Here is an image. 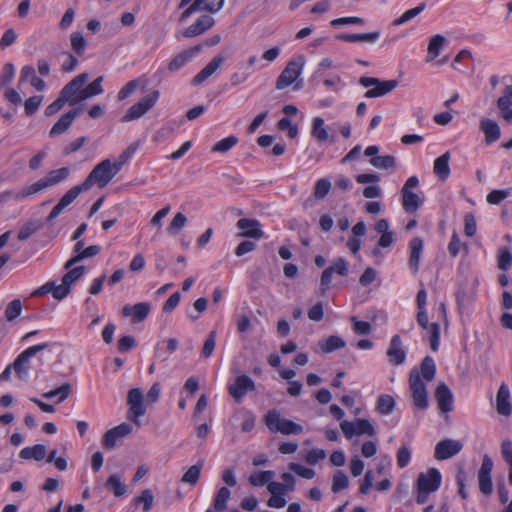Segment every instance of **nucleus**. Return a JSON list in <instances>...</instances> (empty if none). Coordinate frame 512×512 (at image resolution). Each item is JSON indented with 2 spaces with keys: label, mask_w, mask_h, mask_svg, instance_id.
<instances>
[{
  "label": "nucleus",
  "mask_w": 512,
  "mask_h": 512,
  "mask_svg": "<svg viewBox=\"0 0 512 512\" xmlns=\"http://www.w3.org/2000/svg\"><path fill=\"white\" fill-rule=\"evenodd\" d=\"M264 424L272 433L283 435H298L303 432V427L289 419L282 418L277 409L269 410L263 417Z\"/></svg>",
  "instance_id": "1"
},
{
  "label": "nucleus",
  "mask_w": 512,
  "mask_h": 512,
  "mask_svg": "<svg viewBox=\"0 0 512 512\" xmlns=\"http://www.w3.org/2000/svg\"><path fill=\"white\" fill-rule=\"evenodd\" d=\"M117 168L118 167H116L115 164L109 159L101 161L93 168V170L83 181L84 186H86L88 190L95 184L99 188L106 187L119 172Z\"/></svg>",
  "instance_id": "2"
},
{
  "label": "nucleus",
  "mask_w": 512,
  "mask_h": 512,
  "mask_svg": "<svg viewBox=\"0 0 512 512\" xmlns=\"http://www.w3.org/2000/svg\"><path fill=\"white\" fill-rule=\"evenodd\" d=\"M359 84L363 87H372L364 94L365 98L381 97L393 91L397 85V80H380L375 77L363 76L359 79Z\"/></svg>",
  "instance_id": "3"
},
{
  "label": "nucleus",
  "mask_w": 512,
  "mask_h": 512,
  "mask_svg": "<svg viewBox=\"0 0 512 512\" xmlns=\"http://www.w3.org/2000/svg\"><path fill=\"white\" fill-rule=\"evenodd\" d=\"M304 64L303 56L290 60L276 80V89L282 90L293 84L301 75Z\"/></svg>",
  "instance_id": "4"
},
{
  "label": "nucleus",
  "mask_w": 512,
  "mask_h": 512,
  "mask_svg": "<svg viewBox=\"0 0 512 512\" xmlns=\"http://www.w3.org/2000/svg\"><path fill=\"white\" fill-rule=\"evenodd\" d=\"M409 389L411 391L414 406L420 410H426L428 407L427 390L421 379L420 372L416 369H412L410 371Z\"/></svg>",
  "instance_id": "5"
},
{
  "label": "nucleus",
  "mask_w": 512,
  "mask_h": 512,
  "mask_svg": "<svg viewBox=\"0 0 512 512\" xmlns=\"http://www.w3.org/2000/svg\"><path fill=\"white\" fill-rule=\"evenodd\" d=\"M160 93L158 90H154L148 95L144 96L137 103L133 104L123 115L122 122H130L139 119L152 109L159 99Z\"/></svg>",
  "instance_id": "6"
},
{
  "label": "nucleus",
  "mask_w": 512,
  "mask_h": 512,
  "mask_svg": "<svg viewBox=\"0 0 512 512\" xmlns=\"http://www.w3.org/2000/svg\"><path fill=\"white\" fill-rule=\"evenodd\" d=\"M88 79V73L77 75L62 88L59 95L69 105H76L77 103L82 102L83 99H80V97L82 95L84 84L88 81Z\"/></svg>",
  "instance_id": "7"
},
{
  "label": "nucleus",
  "mask_w": 512,
  "mask_h": 512,
  "mask_svg": "<svg viewBox=\"0 0 512 512\" xmlns=\"http://www.w3.org/2000/svg\"><path fill=\"white\" fill-rule=\"evenodd\" d=\"M49 346L48 343H41L31 346L21 352L14 360L12 368L14 369L17 377L21 380H26L29 372V360L38 352L45 350Z\"/></svg>",
  "instance_id": "8"
},
{
  "label": "nucleus",
  "mask_w": 512,
  "mask_h": 512,
  "mask_svg": "<svg viewBox=\"0 0 512 512\" xmlns=\"http://www.w3.org/2000/svg\"><path fill=\"white\" fill-rule=\"evenodd\" d=\"M88 191L87 187L82 182L79 185L71 187L59 200V202L53 207L49 215L47 216V222L52 223L62 212L68 207L82 192Z\"/></svg>",
  "instance_id": "9"
},
{
  "label": "nucleus",
  "mask_w": 512,
  "mask_h": 512,
  "mask_svg": "<svg viewBox=\"0 0 512 512\" xmlns=\"http://www.w3.org/2000/svg\"><path fill=\"white\" fill-rule=\"evenodd\" d=\"M128 419L139 425L138 418L146 413L144 396L140 388H132L127 395Z\"/></svg>",
  "instance_id": "10"
},
{
  "label": "nucleus",
  "mask_w": 512,
  "mask_h": 512,
  "mask_svg": "<svg viewBox=\"0 0 512 512\" xmlns=\"http://www.w3.org/2000/svg\"><path fill=\"white\" fill-rule=\"evenodd\" d=\"M493 469V461L489 455L485 454L482 459L480 469L478 471V486L480 492L485 496H490L493 491L491 473Z\"/></svg>",
  "instance_id": "11"
},
{
  "label": "nucleus",
  "mask_w": 512,
  "mask_h": 512,
  "mask_svg": "<svg viewBox=\"0 0 512 512\" xmlns=\"http://www.w3.org/2000/svg\"><path fill=\"white\" fill-rule=\"evenodd\" d=\"M133 427L130 423L123 422L118 426L105 432L102 438V445L105 449L111 450L116 446L117 440L131 434Z\"/></svg>",
  "instance_id": "12"
},
{
  "label": "nucleus",
  "mask_w": 512,
  "mask_h": 512,
  "mask_svg": "<svg viewBox=\"0 0 512 512\" xmlns=\"http://www.w3.org/2000/svg\"><path fill=\"white\" fill-rule=\"evenodd\" d=\"M255 390L254 381L247 375L238 376L235 382L228 387L230 396L237 402L241 403L247 392Z\"/></svg>",
  "instance_id": "13"
},
{
  "label": "nucleus",
  "mask_w": 512,
  "mask_h": 512,
  "mask_svg": "<svg viewBox=\"0 0 512 512\" xmlns=\"http://www.w3.org/2000/svg\"><path fill=\"white\" fill-rule=\"evenodd\" d=\"M462 443L454 439H443L435 446L434 457L437 460L452 458L462 450Z\"/></svg>",
  "instance_id": "14"
},
{
  "label": "nucleus",
  "mask_w": 512,
  "mask_h": 512,
  "mask_svg": "<svg viewBox=\"0 0 512 512\" xmlns=\"http://www.w3.org/2000/svg\"><path fill=\"white\" fill-rule=\"evenodd\" d=\"M236 226L241 230V232L237 234V237H247L259 240L264 236L261 224L257 219L241 218L237 221Z\"/></svg>",
  "instance_id": "15"
},
{
  "label": "nucleus",
  "mask_w": 512,
  "mask_h": 512,
  "mask_svg": "<svg viewBox=\"0 0 512 512\" xmlns=\"http://www.w3.org/2000/svg\"><path fill=\"white\" fill-rule=\"evenodd\" d=\"M441 484V474L436 468H430L427 473H420L417 479L418 490L434 492Z\"/></svg>",
  "instance_id": "16"
},
{
  "label": "nucleus",
  "mask_w": 512,
  "mask_h": 512,
  "mask_svg": "<svg viewBox=\"0 0 512 512\" xmlns=\"http://www.w3.org/2000/svg\"><path fill=\"white\" fill-rule=\"evenodd\" d=\"M81 113L82 108L77 107L63 114L49 131V136L54 138L66 132Z\"/></svg>",
  "instance_id": "17"
},
{
  "label": "nucleus",
  "mask_w": 512,
  "mask_h": 512,
  "mask_svg": "<svg viewBox=\"0 0 512 512\" xmlns=\"http://www.w3.org/2000/svg\"><path fill=\"white\" fill-rule=\"evenodd\" d=\"M150 310L151 305L148 302H139L135 305H124L121 314L123 317H131L133 323H140L147 318Z\"/></svg>",
  "instance_id": "18"
},
{
  "label": "nucleus",
  "mask_w": 512,
  "mask_h": 512,
  "mask_svg": "<svg viewBox=\"0 0 512 512\" xmlns=\"http://www.w3.org/2000/svg\"><path fill=\"white\" fill-rule=\"evenodd\" d=\"M202 50V45L198 44L194 47L178 53L169 63L167 69L169 72H176L183 68L189 61H191Z\"/></svg>",
  "instance_id": "19"
},
{
  "label": "nucleus",
  "mask_w": 512,
  "mask_h": 512,
  "mask_svg": "<svg viewBox=\"0 0 512 512\" xmlns=\"http://www.w3.org/2000/svg\"><path fill=\"white\" fill-rule=\"evenodd\" d=\"M386 355L392 365L398 366L405 362L406 352L403 348L402 340L399 335H394L391 338Z\"/></svg>",
  "instance_id": "20"
},
{
  "label": "nucleus",
  "mask_w": 512,
  "mask_h": 512,
  "mask_svg": "<svg viewBox=\"0 0 512 512\" xmlns=\"http://www.w3.org/2000/svg\"><path fill=\"white\" fill-rule=\"evenodd\" d=\"M225 57L222 54H217L212 60L191 80V84L194 86L202 84L210 76H212L223 64Z\"/></svg>",
  "instance_id": "21"
},
{
  "label": "nucleus",
  "mask_w": 512,
  "mask_h": 512,
  "mask_svg": "<svg viewBox=\"0 0 512 512\" xmlns=\"http://www.w3.org/2000/svg\"><path fill=\"white\" fill-rule=\"evenodd\" d=\"M311 136L318 143H325L327 141L334 143L336 140V136L334 133L329 134L328 127L326 126L325 121L322 117L313 118L311 125Z\"/></svg>",
  "instance_id": "22"
},
{
  "label": "nucleus",
  "mask_w": 512,
  "mask_h": 512,
  "mask_svg": "<svg viewBox=\"0 0 512 512\" xmlns=\"http://www.w3.org/2000/svg\"><path fill=\"white\" fill-rule=\"evenodd\" d=\"M214 19L209 15L199 17L192 25L188 26L182 36L185 38H193L203 34L214 25Z\"/></svg>",
  "instance_id": "23"
},
{
  "label": "nucleus",
  "mask_w": 512,
  "mask_h": 512,
  "mask_svg": "<svg viewBox=\"0 0 512 512\" xmlns=\"http://www.w3.org/2000/svg\"><path fill=\"white\" fill-rule=\"evenodd\" d=\"M435 398L441 412L447 413L453 409V394L449 387L441 382L435 390Z\"/></svg>",
  "instance_id": "24"
},
{
  "label": "nucleus",
  "mask_w": 512,
  "mask_h": 512,
  "mask_svg": "<svg viewBox=\"0 0 512 512\" xmlns=\"http://www.w3.org/2000/svg\"><path fill=\"white\" fill-rule=\"evenodd\" d=\"M496 409L500 415L509 416L512 412L510 403V392L508 387L503 383L500 385L496 396Z\"/></svg>",
  "instance_id": "25"
},
{
  "label": "nucleus",
  "mask_w": 512,
  "mask_h": 512,
  "mask_svg": "<svg viewBox=\"0 0 512 512\" xmlns=\"http://www.w3.org/2000/svg\"><path fill=\"white\" fill-rule=\"evenodd\" d=\"M380 37L379 31H373L369 33H355V34H348L343 33L336 36L338 40L349 42V43H356V42H363V43H374L376 42Z\"/></svg>",
  "instance_id": "26"
},
{
  "label": "nucleus",
  "mask_w": 512,
  "mask_h": 512,
  "mask_svg": "<svg viewBox=\"0 0 512 512\" xmlns=\"http://www.w3.org/2000/svg\"><path fill=\"white\" fill-rule=\"evenodd\" d=\"M409 266L414 273H417L420 265V257L423 250V241L419 237H414L410 243Z\"/></svg>",
  "instance_id": "27"
},
{
  "label": "nucleus",
  "mask_w": 512,
  "mask_h": 512,
  "mask_svg": "<svg viewBox=\"0 0 512 512\" xmlns=\"http://www.w3.org/2000/svg\"><path fill=\"white\" fill-rule=\"evenodd\" d=\"M480 129L485 134L487 143L496 142L500 138V128L495 120L484 118L480 121Z\"/></svg>",
  "instance_id": "28"
},
{
  "label": "nucleus",
  "mask_w": 512,
  "mask_h": 512,
  "mask_svg": "<svg viewBox=\"0 0 512 512\" xmlns=\"http://www.w3.org/2000/svg\"><path fill=\"white\" fill-rule=\"evenodd\" d=\"M449 160L450 153L445 152L434 161V174L442 181L446 180L450 175Z\"/></svg>",
  "instance_id": "29"
},
{
  "label": "nucleus",
  "mask_w": 512,
  "mask_h": 512,
  "mask_svg": "<svg viewBox=\"0 0 512 512\" xmlns=\"http://www.w3.org/2000/svg\"><path fill=\"white\" fill-rule=\"evenodd\" d=\"M47 450L45 445L36 444L31 447H25L20 451V458L29 460L34 459L36 461H41L46 457Z\"/></svg>",
  "instance_id": "30"
},
{
  "label": "nucleus",
  "mask_w": 512,
  "mask_h": 512,
  "mask_svg": "<svg viewBox=\"0 0 512 512\" xmlns=\"http://www.w3.org/2000/svg\"><path fill=\"white\" fill-rule=\"evenodd\" d=\"M101 251V248L99 245H90L84 250H82L80 253L76 254L75 256L71 257L64 265L65 269H70L73 265L76 263L86 259L91 258L96 255H98Z\"/></svg>",
  "instance_id": "31"
},
{
  "label": "nucleus",
  "mask_w": 512,
  "mask_h": 512,
  "mask_svg": "<svg viewBox=\"0 0 512 512\" xmlns=\"http://www.w3.org/2000/svg\"><path fill=\"white\" fill-rule=\"evenodd\" d=\"M402 193V205L406 212L414 213L421 206L422 200L420 197L412 191H401Z\"/></svg>",
  "instance_id": "32"
},
{
  "label": "nucleus",
  "mask_w": 512,
  "mask_h": 512,
  "mask_svg": "<svg viewBox=\"0 0 512 512\" xmlns=\"http://www.w3.org/2000/svg\"><path fill=\"white\" fill-rule=\"evenodd\" d=\"M275 477V472L271 470L255 471L250 474L248 481L254 487H262L268 485L269 481Z\"/></svg>",
  "instance_id": "33"
},
{
  "label": "nucleus",
  "mask_w": 512,
  "mask_h": 512,
  "mask_svg": "<svg viewBox=\"0 0 512 512\" xmlns=\"http://www.w3.org/2000/svg\"><path fill=\"white\" fill-rule=\"evenodd\" d=\"M447 42L446 38L440 34H436L430 38L429 44H428V58L427 61H431L435 59L442 49V47Z\"/></svg>",
  "instance_id": "34"
},
{
  "label": "nucleus",
  "mask_w": 512,
  "mask_h": 512,
  "mask_svg": "<svg viewBox=\"0 0 512 512\" xmlns=\"http://www.w3.org/2000/svg\"><path fill=\"white\" fill-rule=\"evenodd\" d=\"M70 174V170L67 167H62L56 170L50 171L46 177L43 178L44 182L47 184V188L50 186H54L65 179L68 178Z\"/></svg>",
  "instance_id": "35"
},
{
  "label": "nucleus",
  "mask_w": 512,
  "mask_h": 512,
  "mask_svg": "<svg viewBox=\"0 0 512 512\" xmlns=\"http://www.w3.org/2000/svg\"><path fill=\"white\" fill-rule=\"evenodd\" d=\"M106 487L113 492L114 496L121 497L127 492V486L122 483L118 474H112L106 481Z\"/></svg>",
  "instance_id": "36"
},
{
  "label": "nucleus",
  "mask_w": 512,
  "mask_h": 512,
  "mask_svg": "<svg viewBox=\"0 0 512 512\" xmlns=\"http://www.w3.org/2000/svg\"><path fill=\"white\" fill-rule=\"evenodd\" d=\"M395 407V400L391 395L382 394L378 397L376 403V410L381 415H389L393 412Z\"/></svg>",
  "instance_id": "37"
},
{
  "label": "nucleus",
  "mask_w": 512,
  "mask_h": 512,
  "mask_svg": "<svg viewBox=\"0 0 512 512\" xmlns=\"http://www.w3.org/2000/svg\"><path fill=\"white\" fill-rule=\"evenodd\" d=\"M102 82H103V76L97 77L95 80H93L90 84H88L86 87H83L82 95L80 99L86 100L91 97H94L96 95H100L103 93L102 88Z\"/></svg>",
  "instance_id": "38"
},
{
  "label": "nucleus",
  "mask_w": 512,
  "mask_h": 512,
  "mask_svg": "<svg viewBox=\"0 0 512 512\" xmlns=\"http://www.w3.org/2000/svg\"><path fill=\"white\" fill-rule=\"evenodd\" d=\"M46 188L47 184L44 182L43 178H41L37 182L24 187L20 192L16 193L14 199L21 200L25 197L38 193L39 191L44 190Z\"/></svg>",
  "instance_id": "39"
},
{
  "label": "nucleus",
  "mask_w": 512,
  "mask_h": 512,
  "mask_svg": "<svg viewBox=\"0 0 512 512\" xmlns=\"http://www.w3.org/2000/svg\"><path fill=\"white\" fill-rule=\"evenodd\" d=\"M231 496V491L227 487H221L215 496L213 507L216 511L222 512L227 508V502Z\"/></svg>",
  "instance_id": "40"
},
{
  "label": "nucleus",
  "mask_w": 512,
  "mask_h": 512,
  "mask_svg": "<svg viewBox=\"0 0 512 512\" xmlns=\"http://www.w3.org/2000/svg\"><path fill=\"white\" fill-rule=\"evenodd\" d=\"M369 162L378 169H394L396 167V158L392 155L372 157Z\"/></svg>",
  "instance_id": "41"
},
{
  "label": "nucleus",
  "mask_w": 512,
  "mask_h": 512,
  "mask_svg": "<svg viewBox=\"0 0 512 512\" xmlns=\"http://www.w3.org/2000/svg\"><path fill=\"white\" fill-rule=\"evenodd\" d=\"M203 467V463L199 462L195 465H192L182 476L181 482L190 484L194 486L200 477V473Z\"/></svg>",
  "instance_id": "42"
},
{
  "label": "nucleus",
  "mask_w": 512,
  "mask_h": 512,
  "mask_svg": "<svg viewBox=\"0 0 512 512\" xmlns=\"http://www.w3.org/2000/svg\"><path fill=\"white\" fill-rule=\"evenodd\" d=\"M71 384L68 382L63 383L60 387L48 391L43 394V397L46 399H51L56 396H59L58 403L63 402L67 399L71 393Z\"/></svg>",
  "instance_id": "43"
},
{
  "label": "nucleus",
  "mask_w": 512,
  "mask_h": 512,
  "mask_svg": "<svg viewBox=\"0 0 512 512\" xmlns=\"http://www.w3.org/2000/svg\"><path fill=\"white\" fill-rule=\"evenodd\" d=\"M420 370L426 381H432L436 374V366L433 358L426 356L421 362Z\"/></svg>",
  "instance_id": "44"
},
{
  "label": "nucleus",
  "mask_w": 512,
  "mask_h": 512,
  "mask_svg": "<svg viewBox=\"0 0 512 512\" xmlns=\"http://www.w3.org/2000/svg\"><path fill=\"white\" fill-rule=\"evenodd\" d=\"M349 486V479L346 473L342 470H337L332 479L331 490L333 493H338Z\"/></svg>",
  "instance_id": "45"
},
{
  "label": "nucleus",
  "mask_w": 512,
  "mask_h": 512,
  "mask_svg": "<svg viewBox=\"0 0 512 512\" xmlns=\"http://www.w3.org/2000/svg\"><path fill=\"white\" fill-rule=\"evenodd\" d=\"M320 347L323 353H331L345 347V341L339 336L332 335L324 343L320 344Z\"/></svg>",
  "instance_id": "46"
},
{
  "label": "nucleus",
  "mask_w": 512,
  "mask_h": 512,
  "mask_svg": "<svg viewBox=\"0 0 512 512\" xmlns=\"http://www.w3.org/2000/svg\"><path fill=\"white\" fill-rule=\"evenodd\" d=\"M154 502V495L150 489H145L142 491V493L135 497L132 501L133 505L138 506L140 504H143V511L148 512Z\"/></svg>",
  "instance_id": "47"
},
{
  "label": "nucleus",
  "mask_w": 512,
  "mask_h": 512,
  "mask_svg": "<svg viewBox=\"0 0 512 512\" xmlns=\"http://www.w3.org/2000/svg\"><path fill=\"white\" fill-rule=\"evenodd\" d=\"M22 312V303L20 299H14L9 302L5 308V318L7 321L12 322L20 316Z\"/></svg>",
  "instance_id": "48"
},
{
  "label": "nucleus",
  "mask_w": 512,
  "mask_h": 512,
  "mask_svg": "<svg viewBox=\"0 0 512 512\" xmlns=\"http://www.w3.org/2000/svg\"><path fill=\"white\" fill-rule=\"evenodd\" d=\"M42 227V224L37 220H32L23 225L18 232V239L24 241L28 239L32 234L38 231Z\"/></svg>",
  "instance_id": "49"
},
{
  "label": "nucleus",
  "mask_w": 512,
  "mask_h": 512,
  "mask_svg": "<svg viewBox=\"0 0 512 512\" xmlns=\"http://www.w3.org/2000/svg\"><path fill=\"white\" fill-rule=\"evenodd\" d=\"M425 7H426L425 3H420L415 8L405 11L399 18L394 20L393 24L395 26H399V25H402V24L410 21L411 19L418 16L425 9Z\"/></svg>",
  "instance_id": "50"
},
{
  "label": "nucleus",
  "mask_w": 512,
  "mask_h": 512,
  "mask_svg": "<svg viewBox=\"0 0 512 512\" xmlns=\"http://www.w3.org/2000/svg\"><path fill=\"white\" fill-rule=\"evenodd\" d=\"M238 143V138L236 136H228L214 144L212 147L213 152L225 153L233 148Z\"/></svg>",
  "instance_id": "51"
},
{
  "label": "nucleus",
  "mask_w": 512,
  "mask_h": 512,
  "mask_svg": "<svg viewBox=\"0 0 512 512\" xmlns=\"http://www.w3.org/2000/svg\"><path fill=\"white\" fill-rule=\"evenodd\" d=\"M187 222V217L181 213L178 212L170 222L167 232L171 235H176L180 232V230L185 226Z\"/></svg>",
  "instance_id": "52"
},
{
  "label": "nucleus",
  "mask_w": 512,
  "mask_h": 512,
  "mask_svg": "<svg viewBox=\"0 0 512 512\" xmlns=\"http://www.w3.org/2000/svg\"><path fill=\"white\" fill-rule=\"evenodd\" d=\"M140 84H141L140 78L133 79V80L129 81L119 90V92L117 94V99L119 101H122V100L128 98L131 94H133L135 92V90L140 86Z\"/></svg>",
  "instance_id": "53"
},
{
  "label": "nucleus",
  "mask_w": 512,
  "mask_h": 512,
  "mask_svg": "<svg viewBox=\"0 0 512 512\" xmlns=\"http://www.w3.org/2000/svg\"><path fill=\"white\" fill-rule=\"evenodd\" d=\"M85 266H77L73 269H70L63 277L62 281L65 285H68L71 288V285L80 279L85 273Z\"/></svg>",
  "instance_id": "54"
},
{
  "label": "nucleus",
  "mask_w": 512,
  "mask_h": 512,
  "mask_svg": "<svg viewBox=\"0 0 512 512\" xmlns=\"http://www.w3.org/2000/svg\"><path fill=\"white\" fill-rule=\"evenodd\" d=\"M138 148L137 143L130 144L118 157L117 161L113 162L117 169L120 171L126 162L133 156Z\"/></svg>",
  "instance_id": "55"
},
{
  "label": "nucleus",
  "mask_w": 512,
  "mask_h": 512,
  "mask_svg": "<svg viewBox=\"0 0 512 512\" xmlns=\"http://www.w3.org/2000/svg\"><path fill=\"white\" fill-rule=\"evenodd\" d=\"M215 346H216V331L212 330L209 332L207 338L204 341V344H203V347L201 350L202 357L209 358L212 355V353L215 349Z\"/></svg>",
  "instance_id": "56"
},
{
  "label": "nucleus",
  "mask_w": 512,
  "mask_h": 512,
  "mask_svg": "<svg viewBox=\"0 0 512 512\" xmlns=\"http://www.w3.org/2000/svg\"><path fill=\"white\" fill-rule=\"evenodd\" d=\"M43 99H44L43 95H36V96L29 97L24 102L25 113L28 116L35 114L37 112V110L39 109Z\"/></svg>",
  "instance_id": "57"
},
{
  "label": "nucleus",
  "mask_w": 512,
  "mask_h": 512,
  "mask_svg": "<svg viewBox=\"0 0 512 512\" xmlns=\"http://www.w3.org/2000/svg\"><path fill=\"white\" fill-rule=\"evenodd\" d=\"M331 189V183L328 179H319L314 188V196L316 199H323L329 193Z\"/></svg>",
  "instance_id": "58"
},
{
  "label": "nucleus",
  "mask_w": 512,
  "mask_h": 512,
  "mask_svg": "<svg viewBox=\"0 0 512 512\" xmlns=\"http://www.w3.org/2000/svg\"><path fill=\"white\" fill-rule=\"evenodd\" d=\"M356 430L357 435L366 434L368 436H374L376 434L375 428L370 421L363 418L356 419Z\"/></svg>",
  "instance_id": "59"
},
{
  "label": "nucleus",
  "mask_w": 512,
  "mask_h": 512,
  "mask_svg": "<svg viewBox=\"0 0 512 512\" xmlns=\"http://www.w3.org/2000/svg\"><path fill=\"white\" fill-rule=\"evenodd\" d=\"M289 470L297 474L298 476L304 478V479H312L315 476V471L311 468H307L301 464L298 463H290L288 465Z\"/></svg>",
  "instance_id": "60"
},
{
  "label": "nucleus",
  "mask_w": 512,
  "mask_h": 512,
  "mask_svg": "<svg viewBox=\"0 0 512 512\" xmlns=\"http://www.w3.org/2000/svg\"><path fill=\"white\" fill-rule=\"evenodd\" d=\"M71 46L78 55H82L86 47V40L80 32L71 34Z\"/></svg>",
  "instance_id": "61"
},
{
  "label": "nucleus",
  "mask_w": 512,
  "mask_h": 512,
  "mask_svg": "<svg viewBox=\"0 0 512 512\" xmlns=\"http://www.w3.org/2000/svg\"><path fill=\"white\" fill-rule=\"evenodd\" d=\"M15 75V68L12 63H6L3 66L1 75H0V88L3 86H6L8 83H10Z\"/></svg>",
  "instance_id": "62"
},
{
  "label": "nucleus",
  "mask_w": 512,
  "mask_h": 512,
  "mask_svg": "<svg viewBox=\"0 0 512 512\" xmlns=\"http://www.w3.org/2000/svg\"><path fill=\"white\" fill-rule=\"evenodd\" d=\"M397 465L399 468H405L411 459V450L407 446H401L397 451Z\"/></svg>",
  "instance_id": "63"
},
{
  "label": "nucleus",
  "mask_w": 512,
  "mask_h": 512,
  "mask_svg": "<svg viewBox=\"0 0 512 512\" xmlns=\"http://www.w3.org/2000/svg\"><path fill=\"white\" fill-rule=\"evenodd\" d=\"M326 458V452L323 449L314 448L307 452L305 461L309 465H316L320 460Z\"/></svg>",
  "instance_id": "64"
}]
</instances>
